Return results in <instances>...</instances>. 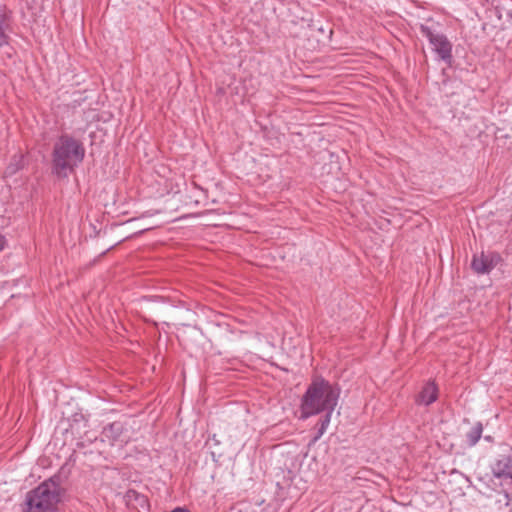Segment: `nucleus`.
Here are the masks:
<instances>
[{"mask_svg": "<svg viewBox=\"0 0 512 512\" xmlns=\"http://www.w3.org/2000/svg\"><path fill=\"white\" fill-rule=\"evenodd\" d=\"M340 392L338 385H333L323 378L313 380L301 400V418L307 419L324 410L334 411Z\"/></svg>", "mask_w": 512, "mask_h": 512, "instance_id": "f257e3e1", "label": "nucleus"}, {"mask_svg": "<svg viewBox=\"0 0 512 512\" xmlns=\"http://www.w3.org/2000/svg\"><path fill=\"white\" fill-rule=\"evenodd\" d=\"M84 156L85 147L79 139L62 135L53 148V172L59 177H67L83 161Z\"/></svg>", "mask_w": 512, "mask_h": 512, "instance_id": "f03ea898", "label": "nucleus"}, {"mask_svg": "<svg viewBox=\"0 0 512 512\" xmlns=\"http://www.w3.org/2000/svg\"><path fill=\"white\" fill-rule=\"evenodd\" d=\"M64 490L57 477H51L28 491L24 512H56Z\"/></svg>", "mask_w": 512, "mask_h": 512, "instance_id": "7ed1b4c3", "label": "nucleus"}, {"mask_svg": "<svg viewBox=\"0 0 512 512\" xmlns=\"http://www.w3.org/2000/svg\"><path fill=\"white\" fill-rule=\"evenodd\" d=\"M420 32L422 36L429 41L432 46V50L438 55V57L441 60L450 63L452 59V44L448 38L434 27L424 24L420 26Z\"/></svg>", "mask_w": 512, "mask_h": 512, "instance_id": "20e7f679", "label": "nucleus"}, {"mask_svg": "<svg viewBox=\"0 0 512 512\" xmlns=\"http://www.w3.org/2000/svg\"><path fill=\"white\" fill-rule=\"evenodd\" d=\"M491 473L494 478L501 482L512 479V451L508 454L499 455L491 464Z\"/></svg>", "mask_w": 512, "mask_h": 512, "instance_id": "39448f33", "label": "nucleus"}, {"mask_svg": "<svg viewBox=\"0 0 512 512\" xmlns=\"http://www.w3.org/2000/svg\"><path fill=\"white\" fill-rule=\"evenodd\" d=\"M500 261V256L494 252L480 253L473 256L471 267L478 274L489 273Z\"/></svg>", "mask_w": 512, "mask_h": 512, "instance_id": "423d86ee", "label": "nucleus"}, {"mask_svg": "<svg viewBox=\"0 0 512 512\" xmlns=\"http://www.w3.org/2000/svg\"><path fill=\"white\" fill-rule=\"evenodd\" d=\"M438 398V388L432 381L427 382L420 391L416 402L425 406L434 403Z\"/></svg>", "mask_w": 512, "mask_h": 512, "instance_id": "0eeeda50", "label": "nucleus"}, {"mask_svg": "<svg viewBox=\"0 0 512 512\" xmlns=\"http://www.w3.org/2000/svg\"><path fill=\"white\" fill-rule=\"evenodd\" d=\"M124 431L122 422L115 421L109 423L102 430L103 441L107 440L111 445H114L120 438Z\"/></svg>", "mask_w": 512, "mask_h": 512, "instance_id": "6e6552de", "label": "nucleus"}, {"mask_svg": "<svg viewBox=\"0 0 512 512\" xmlns=\"http://www.w3.org/2000/svg\"><path fill=\"white\" fill-rule=\"evenodd\" d=\"M23 154H15L11 157L10 162L5 170V177H12L24 167Z\"/></svg>", "mask_w": 512, "mask_h": 512, "instance_id": "1a4fd4ad", "label": "nucleus"}, {"mask_svg": "<svg viewBox=\"0 0 512 512\" xmlns=\"http://www.w3.org/2000/svg\"><path fill=\"white\" fill-rule=\"evenodd\" d=\"M323 412L325 414L321 417L319 423L317 424V432L312 440L314 443L317 442L324 435L331 421L333 411L324 410Z\"/></svg>", "mask_w": 512, "mask_h": 512, "instance_id": "9d476101", "label": "nucleus"}, {"mask_svg": "<svg viewBox=\"0 0 512 512\" xmlns=\"http://www.w3.org/2000/svg\"><path fill=\"white\" fill-rule=\"evenodd\" d=\"M323 412L325 414L321 417L319 423L317 424V432L312 440L314 443L317 442L324 435L331 421L333 411L324 410Z\"/></svg>", "mask_w": 512, "mask_h": 512, "instance_id": "9b49d317", "label": "nucleus"}, {"mask_svg": "<svg viewBox=\"0 0 512 512\" xmlns=\"http://www.w3.org/2000/svg\"><path fill=\"white\" fill-rule=\"evenodd\" d=\"M323 412L325 414L321 417L319 423L317 424V432L312 440L314 443L317 442L324 435L331 421L333 411L324 410Z\"/></svg>", "mask_w": 512, "mask_h": 512, "instance_id": "f8f14e48", "label": "nucleus"}, {"mask_svg": "<svg viewBox=\"0 0 512 512\" xmlns=\"http://www.w3.org/2000/svg\"><path fill=\"white\" fill-rule=\"evenodd\" d=\"M323 412L325 414L321 417L319 423L317 424V432L312 440L314 443L317 442L324 435L331 421L333 411L324 410Z\"/></svg>", "mask_w": 512, "mask_h": 512, "instance_id": "ddd939ff", "label": "nucleus"}, {"mask_svg": "<svg viewBox=\"0 0 512 512\" xmlns=\"http://www.w3.org/2000/svg\"><path fill=\"white\" fill-rule=\"evenodd\" d=\"M482 432V424L480 422L476 423L466 435L467 443L470 446L476 445L481 438Z\"/></svg>", "mask_w": 512, "mask_h": 512, "instance_id": "4468645a", "label": "nucleus"}, {"mask_svg": "<svg viewBox=\"0 0 512 512\" xmlns=\"http://www.w3.org/2000/svg\"><path fill=\"white\" fill-rule=\"evenodd\" d=\"M7 27V14L0 8V47L8 44V35L6 33Z\"/></svg>", "mask_w": 512, "mask_h": 512, "instance_id": "2eb2a0df", "label": "nucleus"}, {"mask_svg": "<svg viewBox=\"0 0 512 512\" xmlns=\"http://www.w3.org/2000/svg\"><path fill=\"white\" fill-rule=\"evenodd\" d=\"M126 497L129 500H132V499L136 500L140 504L141 507H144L147 504V498L135 490H128L126 493Z\"/></svg>", "mask_w": 512, "mask_h": 512, "instance_id": "dca6fc26", "label": "nucleus"}, {"mask_svg": "<svg viewBox=\"0 0 512 512\" xmlns=\"http://www.w3.org/2000/svg\"><path fill=\"white\" fill-rule=\"evenodd\" d=\"M503 496L506 500L505 505H509L512 502V493H508L505 491Z\"/></svg>", "mask_w": 512, "mask_h": 512, "instance_id": "f3484780", "label": "nucleus"}, {"mask_svg": "<svg viewBox=\"0 0 512 512\" xmlns=\"http://www.w3.org/2000/svg\"><path fill=\"white\" fill-rule=\"evenodd\" d=\"M171 512H190V511L185 507H176Z\"/></svg>", "mask_w": 512, "mask_h": 512, "instance_id": "a211bd4d", "label": "nucleus"}, {"mask_svg": "<svg viewBox=\"0 0 512 512\" xmlns=\"http://www.w3.org/2000/svg\"><path fill=\"white\" fill-rule=\"evenodd\" d=\"M5 237L0 235V251L3 250L4 246H5Z\"/></svg>", "mask_w": 512, "mask_h": 512, "instance_id": "6ab92c4d", "label": "nucleus"}, {"mask_svg": "<svg viewBox=\"0 0 512 512\" xmlns=\"http://www.w3.org/2000/svg\"><path fill=\"white\" fill-rule=\"evenodd\" d=\"M210 441H212L215 445H218V444H219V441H218V439L216 438V435H213V437L210 439Z\"/></svg>", "mask_w": 512, "mask_h": 512, "instance_id": "aec40b11", "label": "nucleus"}]
</instances>
